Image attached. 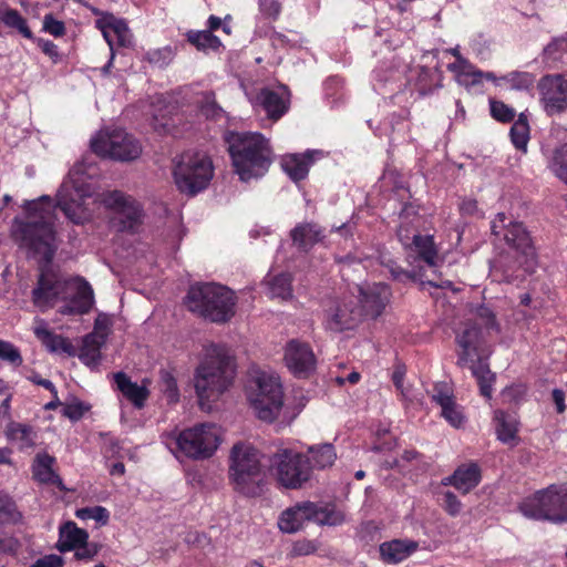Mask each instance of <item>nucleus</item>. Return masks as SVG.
Instances as JSON below:
<instances>
[{"mask_svg":"<svg viewBox=\"0 0 567 567\" xmlns=\"http://www.w3.org/2000/svg\"><path fill=\"white\" fill-rule=\"evenodd\" d=\"M75 516L82 520L93 519L101 526H105L110 520V512L103 506L79 508Z\"/></svg>","mask_w":567,"mask_h":567,"instance_id":"49530a36","label":"nucleus"},{"mask_svg":"<svg viewBox=\"0 0 567 567\" xmlns=\"http://www.w3.org/2000/svg\"><path fill=\"white\" fill-rule=\"evenodd\" d=\"M187 41L199 51H217L221 47V41L207 30L186 33Z\"/></svg>","mask_w":567,"mask_h":567,"instance_id":"79ce46f5","label":"nucleus"},{"mask_svg":"<svg viewBox=\"0 0 567 567\" xmlns=\"http://www.w3.org/2000/svg\"><path fill=\"white\" fill-rule=\"evenodd\" d=\"M236 174L243 182L262 177L272 162L269 142L257 132H228L225 135Z\"/></svg>","mask_w":567,"mask_h":567,"instance_id":"423d86ee","label":"nucleus"},{"mask_svg":"<svg viewBox=\"0 0 567 567\" xmlns=\"http://www.w3.org/2000/svg\"><path fill=\"white\" fill-rule=\"evenodd\" d=\"M285 361L288 369L297 377L309 375L316 369V357L308 343L291 340L285 349Z\"/></svg>","mask_w":567,"mask_h":567,"instance_id":"412c9836","label":"nucleus"},{"mask_svg":"<svg viewBox=\"0 0 567 567\" xmlns=\"http://www.w3.org/2000/svg\"><path fill=\"white\" fill-rule=\"evenodd\" d=\"M491 115L498 122L508 123L512 122L516 115L513 107L508 106L502 101L494 99L489 100Z\"/></svg>","mask_w":567,"mask_h":567,"instance_id":"de8ad7c7","label":"nucleus"},{"mask_svg":"<svg viewBox=\"0 0 567 567\" xmlns=\"http://www.w3.org/2000/svg\"><path fill=\"white\" fill-rule=\"evenodd\" d=\"M548 168L557 178L567 184V143L554 150Z\"/></svg>","mask_w":567,"mask_h":567,"instance_id":"c03bdc74","label":"nucleus"},{"mask_svg":"<svg viewBox=\"0 0 567 567\" xmlns=\"http://www.w3.org/2000/svg\"><path fill=\"white\" fill-rule=\"evenodd\" d=\"M56 460L54 456L43 452L38 453L32 463L33 478L42 484H51L64 489L61 477L53 470Z\"/></svg>","mask_w":567,"mask_h":567,"instance_id":"473e14b6","label":"nucleus"},{"mask_svg":"<svg viewBox=\"0 0 567 567\" xmlns=\"http://www.w3.org/2000/svg\"><path fill=\"white\" fill-rule=\"evenodd\" d=\"M247 399L260 421H276L284 409V390L279 375L270 371H256L247 385Z\"/></svg>","mask_w":567,"mask_h":567,"instance_id":"1a4fd4ad","label":"nucleus"},{"mask_svg":"<svg viewBox=\"0 0 567 567\" xmlns=\"http://www.w3.org/2000/svg\"><path fill=\"white\" fill-rule=\"evenodd\" d=\"M361 319V312L357 308H349L347 303L337 305L327 311L324 326L333 332L352 329Z\"/></svg>","mask_w":567,"mask_h":567,"instance_id":"c756f323","label":"nucleus"},{"mask_svg":"<svg viewBox=\"0 0 567 567\" xmlns=\"http://www.w3.org/2000/svg\"><path fill=\"white\" fill-rule=\"evenodd\" d=\"M445 52L452 54L455 58V61L450 63L447 69L454 73L458 84L461 82H466L467 78L480 76L478 73H474L473 64L461 54L460 45L447 49Z\"/></svg>","mask_w":567,"mask_h":567,"instance_id":"ea45409f","label":"nucleus"},{"mask_svg":"<svg viewBox=\"0 0 567 567\" xmlns=\"http://www.w3.org/2000/svg\"><path fill=\"white\" fill-rule=\"evenodd\" d=\"M87 538L86 530L79 528L74 522H66L60 527L58 548L62 553L74 550L85 545Z\"/></svg>","mask_w":567,"mask_h":567,"instance_id":"c9c22d12","label":"nucleus"},{"mask_svg":"<svg viewBox=\"0 0 567 567\" xmlns=\"http://www.w3.org/2000/svg\"><path fill=\"white\" fill-rule=\"evenodd\" d=\"M68 279L53 272H41L37 286L32 290V302L40 311L53 308L60 300H66Z\"/></svg>","mask_w":567,"mask_h":567,"instance_id":"dca6fc26","label":"nucleus"},{"mask_svg":"<svg viewBox=\"0 0 567 567\" xmlns=\"http://www.w3.org/2000/svg\"><path fill=\"white\" fill-rule=\"evenodd\" d=\"M481 470L476 463L460 465L452 475L443 478V485H451L463 494L470 493L481 482Z\"/></svg>","mask_w":567,"mask_h":567,"instance_id":"c85d7f7f","label":"nucleus"},{"mask_svg":"<svg viewBox=\"0 0 567 567\" xmlns=\"http://www.w3.org/2000/svg\"><path fill=\"white\" fill-rule=\"evenodd\" d=\"M491 229L498 241L507 246L492 262L489 277L496 282L517 284L535 266V249L524 225L513 221L503 213L492 220Z\"/></svg>","mask_w":567,"mask_h":567,"instance_id":"f257e3e1","label":"nucleus"},{"mask_svg":"<svg viewBox=\"0 0 567 567\" xmlns=\"http://www.w3.org/2000/svg\"><path fill=\"white\" fill-rule=\"evenodd\" d=\"M0 359L13 367H20L23 362L19 349L9 341L0 340Z\"/></svg>","mask_w":567,"mask_h":567,"instance_id":"8fccbe9b","label":"nucleus"},{"mask_svg":"<svg viewBox=\"0 0 567 567\" xmlns=\"http://www.w3.org/2000/svg\"><path fill=\"white\" fill-rule=\"evenodd\" d=\"M223 441V430L212 422L197 423L179 432L163 435V443L176 456L194 461L210 458Z\"/></svg>","mask_w":567,"mask_h":567,"instance_id":"0eeeda50","label":"nucleus"},{"mask_svg":"<svg viewBox=\"0 0 567 567\" xmlns=\"http://www.w3.org/2000/svg\"><path fill=\"white\" fill-rule=\"evenodd\" d=\"M538 89L547 114H558L567 109V79L565 76L546 75L539 81Z\"/></svg>","mask_w":567,"mask_h":567,"instance_id":"a211bd4d","label":"nucleus"},{"mask_svg":"<svg viewBox=\"0 0 567 567\" xmlns=\"http://www.w3.org/2000/svg\"><path fill=\"white\" fill-rule=\"evenodd\" d=\"M259 12L266 19L276 20L281 12V4L277 0H259Z\"/></svg>","mask_w":567,"mask_h":567,"instance_id":"864d4df0","label":"nucleus"},{"mask_svg":"<svg viewBox=\"0 0 567 567\" xmlns=\"http://www.w3.org/2000/svg\"><path fill=\"white\" fill-rule=\"evenodd\" d=\"M116 389L130 401L134 408L143 409L150 396V381L144 379L141 384L133 382L124 372L113 374Z\"/></svg>","mask_w":567,"mask_h":567,"instance_id":"a878e982","label":"nucleus"},{"mask_svg":"<svg viewBox=\"0 0 567 567\" xmlns=\"http://www.w3.org/2000/svg\"><path fill=\"white\" fill-rule=\"evenodd\" d=\"M6 433L8 440L17 444L20 450L32 447L35 443V435L30 425L12 422L8 425Z\"/></svg>","mask_w":567,"mask_h":567,"instance_id":"58836bf2","label":"nucleus"},{"mask_svg":"<svg viewBox=\"0 0 567 567\" xmlns=\"http://www.w3.org/2000/svg\"><path fill=\"white\" fill-rule=\"evenodd\" d=\"M16 516V505L7 495L0 493V519L11 520Z\"/></svg>","mask_w":567,"mask_h":567,"instance_id":"13d9d810","label":"nucleus"},{"mask_svg":"<svg viewBox=\"0 0 567 567\" xmlns=\"http://www.w3.org/2000/svg\"><path fill=\"white\" fill-rule=\"evenodd\" d=\"M91 150L101 157L128 162L142 152L140 142L122 128H106L91 138Z\"/></svg>","mask_w":567,"mask_h":567,"instance_id":"4468645a","label":"nucleus"},{"mask_svg":"<svg viewBox=\"0 0 567 567\" xmlns=\"http://www.w3.org/2000/svg\"><path fill=\"white\" fill-rule=\"evenodd\" d=\"M443 507L451 516H457L462 509V503L457 496L447 491L443 494Z\"/></svg>","mask_w":567,"mask_h":567,"instance_id":"6e6d98bb","label":"nucleus"},{"mask_svg":"<svg viewBox=\"0 0 567 567\" xmlns=\"http://www.w3.org/2000/svg\"><path fill=\"white\" fill-rule=\"evenodd\" d=\"M419 544L410 539H393L380 545V555L383 561L388 564H398L410 557Z\"/></svg>","mask_w":567,"mask_h":567,"instance_id":"72a5a7b5","label":"nucleus"},{"mask_svg":"<svg viewBox=\"0 0 567 567\" xmlns=\"http://www.w3.org/2000/svg\"><path fill=\"white\" fill-rule=\"evenodd\" d=\"M65 305L61 307L62 315H84L94 305V292L91 285L82 277L68 279Z\"/></svg>","mask_w":567,"mask_h":567,"instance_id":"6ab92c4d","label":"nucleus"},{"mask_svg":"<svg viewBox=\"0 0 567 567\" xmlns=\"http://www.w3.org/2000/svg\"><path fill=\"white\" fill-rule=\"evenodd\" d=\"M308 452L312 455V460L315 465L318 468H326L331 466L336 458L337 454L332 444L326 443L318 446H310Z\"/></svg>","mask_w":567,"mask_h":567,"instance_id":"a18cd8bd","label":"nucleus"},{"mask_svg":"<svg viewBox=\"0 0 567 567\" xmlns=\"http://www.w3.org/2000/svg\"><path fill=\"white\" fill-rule=\"evenodd\" d=\"M25 219L16 218L12 236L20 247L33 257L50 262L56 251L55 213L51 197L25 200L23 205Z\"/></svg>","mask_w":567,"mask_h":567,"instance_id":"f03ea898","label":"nucleus"},{"mask_svg":"<svg viewBox=\"0 0 567 567\" xmlns=\"http://www.w3.org/2000/svg\"><path fill=\"white\" fill-rule=\"evenodd\" d=\"M199 102L202 104V113L206 117L216 118L223 113L221 107L217 105L215 95L212 92L204 93Z\"/></svg>","mask_w":567,"mask_h":567,"instance_id":"3c124183","label":"nucleus"},{"mask_svg":"<svg viewBox=\"0 0 567 567\" xmlns=\"http://www.w3.org/2000/svg\"><path fill=\"white\" fill-rule=\"evenodd\" d=\"M74 550V556L76 559L90 560L93 559L99 553V546L96 544H89L86 540L85 545H81L80 547H76Z\"/></svg>","mask_w":567,"mask_h":567,"instance_id":"bf43d9fd","label":"nucleus"},{"mask_svg":"<svg viewBox=\"0 0 567 567\" xmlns=\"http://www.w3.org/2000/svg\"><path fill=\"white\" fill-rule=\"evenodd\" d=\"M174 179L177 188L189 196L204 190L214 175L212 161L198 152H185L175 161Z\"/></svg>","mask_w":567,"mask_h":567,"instance_id":"f8f14e48","label":"nucleus"},{"mask_svg":"<svg viewBox=\"0 0 567 567\" xmlns=\"http://www.w3.org/2000/svg\"><path fill=\"white\" fill-rule=\"evenodd\" d=\"M0 21L8 28L17 30L27 39H33V34L28 27L27 20L21 13L11 8L0 10Z\"/></svg>","mask_w":567,"mask_h":567,"instance_id":"37998d69","label":"nucleus"},{"mask_svg":"<svg viewBox=\"0 0 567 567\" xmlns=\"http://www.w3.org/2000/svg\"><path fill=\"white\" fill-rule=\"evenodd\" d=\"M83 413H84V408H83V404L80 402L69 404L64 409V415L74 421L81 419Z\"/></svg>","mask_w":567,"mask_h":567,"instance_id":"0e129e2a","label":"nucleus"},{"mask_svg":"<svg viewBox=\"0 0 567 567\" xmlns=\"http://www.w3.org/2000/svg\"><path fill=\"white\" fill-rule=\"evenodd\" d=\"M509 136L513 145L523 153L527 152V144L529 141V124L526 113H520L517 120L513 123Z\"/></svg>","mask_w":567,"mask_h":567,"instance_id":"a19ab883","label":"nucleus"},{"mask_svg":"<svg viewBox=\"0 0 567 567\" xmlns=\"http://www.w3.org/2000/svg\"><path fill=\"white\" fill-rule=\"evenodd\" d=\"M229 475L238 493L248 497L259 495L264 483L259 451L250 444H235L230 452Z\"/></svg>","mask_w":567,"mask_h":567,"instance_id":"9d476101","label":"nucleus"},{"mask_svg":"<svg viewBox=\"0 0 567 567\" xmlns=\"http://www.w3.org/2000/svg\"><path fill=\"white\" fill-rule=\"evenodd\" d=\"M499 80L508 83L514 90H526L532 86L534 82V78L532 74L527 72L513 71L502 78Z\"/></svg>","mask_w":567,"mask_h":567,"instance_id":"09e8293b","label":"nucleus"},{"mask_svg":"<svg viewBox=\"0 0 567 567\" xmlns=\"http://www.w3.org/2000/svg\"><path fill=\"white\" fill-rule=\"evenodd\" d=\"M293 244L301 250H309L322 239V229L313 223L297 225L290 233Z\"/></svg>","mask_w":567,"mask_h":567,"instance_id":"4c0bfd02","label":"nucleus"},{"mask_svg":"<svg viewBox=\"0 0 567 567\" xmlns=\"http://www.w3.org/2000/svg\"><path fill=\"white\" fill-rule=\"evenodd\" d=\"M403 73L404 70L393 69L390 63L382 62L372 73L373 90L382 95L400 91L404 85Z\"/></svg>","mask_w":567,"mask_h":567,"instance_id":"cd10ccee","label":"nucleus"},{"mask_svg":"<svg viewBox=\"0 0 567 567\" xmlns=\"http://www.w3.org/2000/svg\"><path fill=\"white\" fill-rule=\"evenodd\" d=\"M80 360L90 368H96L100 364L101 361V350L89 346L87 343H82L80 354Z\"/></svg>","mask_w":567,"mask_h":567,"instance_id":"603ef678","label":"nucleus"},{"mask_svg":"<svg viewBox=\"0 0 567 567\" xmlns=\"http://www.w3.org/2000/svg\"><path fill=\"white\" fill-rule=\"evenodd\" d=\"M360 295L361 317L377 318L388 306L391 297L390 287L385 284H373L368 286H358Z\"/></svg>","mask_w":567,"mask_h":567,"instance_id":"aec40b11","label":"nucleus"},{"mask_svg":"<svg viewBox=\"0 0 567 567\" xmlns=\"http://www.w3.org/2000/svg\"><path fill=\"white\" fill-rule=\"evenodd\" d=\"M104 454L106 457H123L118 442L113 440H110V442L105 444Z\"/></svg>","mask_w":567,"mask_h":567,"instance_id":"774afa93","label":"nucleus"},{"mask_svg":"<svg viewBox=\"0 0 567 567\" xmlns=\"http://www.w3.org/2000/svg\"><path fill=\"white\" fill-rule=\"evenodd\" d=\"M473 71H474V73H478L480 76L467 78L466 82H461L460 83L461 85L470 89V87H473V86H476V85L481 84L484 79L487 80V81H493V82H495L497 84L501 81L499 78H496L493 72H483V71L476 69L474 65H473Z\"/></svg>","mask_w":567,"mask_h":567,"instance_id":"4d7b16f0","label":"nucleus"},{"mask_svg":"<svg viewBox=\"0 0 567 567\" xmlns=\"http://www.w3.org/2000/svg\"><path fill=\"white\" fill-rule=\"evenodd\" d=\"M83 342L87 343V347L91 346V347H94V348L101 350V348L106 342V339L103 338V336L91 332L84 337Z\"/></svg>","mask_w":567,"mask_h":567,"instance_id":"69168bd1","label":"nucleus"},{"mask_svg":"<svg viewBox=\"0 0 567 567\" xmlns=\"http://www.w3.org/2000/svg\"><path fill=\"white\" fill-rule=\"evenodd\" d=\"M326 153L321 150H307L305 153L285 155L281 159L284 172L293 182H299L308 176L311 165L323 158Z\"/></svg>","mask_w":567,"mask_h":567,"instance_id":"b1692460","label":"nucleus"},{"mask_svg":"<svg viewBox=\"0 0 567 567\" xmlns=\"http://www.w3.org/2000/svg\"><path fill=\"white\" fill-rule=\"evenodd\" d=\"M62 558L52 554L37 559L30 567H62Z\"/></svg>","mask_w":567,"mask_h":567,"instance_id":"e2e57ef3","label":"nucleus"},{"mask_svg":"<svg viewBox=\"0 0 567 567\" xmlns=\"http://www.w3.org/2000/svg\"><path fill=\"white\" fill-rule=\"evenodd\" d=\"M316 522L321 525H334L336 519L311 502L299 503L284 511L278 519L281 532L293 534L299 532L306 522Z\"/></svg>","mask_w":567,"mask_h":567,"instance_id":"2eb2a0df","label":"nucleus"},{"mask_svg":"<svg viewBox=\"0 0 567 567\" xmlns=\"http://www.w3.org/2000/svg\"><path fill=\"white\" fill-rule=\"evenodd\" d=\"M236 365L229 348L210 343L195 371V390L202 406L217 400L233 384Z\"/></svg>","mask_w":567,"mask_h":567,"instance_id":"39448f33","label":"nucleus"},{"mask_svg":"<svg viewBox=\"0 0 567 567\" xmlns=\"http://www.w3.org/2000/svg\"><path fill=\"white\" fill-rule=\"evenodd\" d=\"M155 130L169 132L175 126L174 116L177 115L178 101L174 94L159 95L152 103Z\"/></svg>","mask_w":567,"mask_h":567,"instance_id":"bb28decb","label":"nucleus"},{"mask_svg":"<svg viewBox=\"0 0 567 567\" xmlns=\"http://www.w3.org/2000/svg\"><path fill=\"white\" fill-rule=\"evenodd\" d=\"M499 331L492 310L481 306L476 309L473 319L466 322L463 330L456 336L457 344L461 348L457 363L461 367L470 368L472 375L477 380L481 394L487 399L492 396L495 375L482 359L481 351L486 338L498 334Z\"/></svg>","mask_w":567,"mask_h":567,"instance_id":"7ed1b4c3","label":"nucleus"},{"mask_svg":"<svg viewBox=\"0 0 567 567\" xmlns=\"http://www.w3.org/2000/svg\"><path fill=\"white\" fill-rule=\"evenodd\" d=\"M404 375L405 370L401 367H398L392 374V381L395 388L401 392L402 396L410 400V390L404 386Z\"/></svg>","mask_w":567,"mask_h":567,"instance_id":"680f3d73","label":"nucleus"},{"mask_svg":"<svg viewBox=\"0 0 567 567\" xmlns=\"http://www.w3.org/2000/svg\"><path fill=\"white\" fill-rule=\"evenodd\" d=\"M519 512L527 518L567 523V486L550 485L523 499Z\"/></svg>","mask_w":567,"mask_h":567,"instance_id":"9b49d317","label":"nucleus"},{"mask_svg":"<svg viewBox=\"0 0 567 567\" xmlns=\"http://www.w3.org/2000/svg\"><path fill=\"white\" fill-rule=\"evenodd\" d=\"M96 27L101 30L103 38L107 42L111 50V60L114 56V47L127 48L132 44V34L127 24L113 16L96 21ZM112 61L104 68L107 70Z\"/></svg>","mask_w":567,"mask_h":567,"instance_id":"5701e85b","label":"nucleus"},{"mask_svg":"<svg viewBox=\"0 0 567 567\" xmlns=\"http://www.w3.org/2000/svg\"><path fill=\"white\" fill-rule=\"evenodd\" d=\"M497 439L505 444H514L517 440L518 419L514 412L502 410L494 413Z\"/></svg>","mask_w":567,"mask_h":567,"instance_id":"f704fd0d","label":"nucleus"},{"mask_svg":"<svg viewBox=\"0 0 567 567\" xmlns=\"http://www.w3.org/2000/svg\"><path fill=\"white\" fill-rule=\"evenodd\" d=\"M431 399L441 408L442 417L453 427L461 429L466 423L463 408L454 400L452 390L446 384H435Z\"/></svg>","mask_w":567,"mask_h":567,"instance_id":"4be33fe9","label":"nucleus"},{"mask_svg":"<svg viewBox=\"0 0 567 567\" xmlns=\"http://www.w3.org/2000/svg\"><path fill=\"white\" fill-rule=\"evenodd\" d=\"M553 401L556 405V410L558 413H563L566 410L565 405V393L560 389H554L551 393Z\"/></svg>","mask_w":567,"mask_h":567,"instance_id":"338daca9","label":"nucleus"},{"mask_svg":"<svg viewBox=\"0 0 567 567\" xmlns=\"http://www.w3.org/2000/svg\"><path fill=\"white\" fill-rule=\"evenodd\" d=\"M101 202L105 207L117 212L123 229L134 231L142 223V208L131 196H126L118 190H113L103 194Z\"/></svg>","mask_w":567,"mask_h":567,"instance_id":"f3484780","label":"nucleus"},{"mask_svg":"<svg viewBox=\"0 0 567 567\" xmlns=\"http://www.w3.org/2000/svg\"><path fill=\"white\" fill-rule=\"evenodd\" d=\"M111 324V318L105 313H100L94 321V329L92 332L103 336V338L107 339Z\"/></svg>","mask_w":567,"mask_h":567,"instance_id":"052dcab7","label":"nucleus"},{"mask_svg":"<svg viewBox=\"0 0 567 567\" xmlns=\"http://www.w3.org/2000/svg\"><path fill=\"white\" fill-rule=\"evenodd\" d=\"M33 332L50 352H62L70 355L74 354V347L72 343L66 338L50 331L43 319L37 318L34 320Z\"/></svg>","mask_w":567,"mask_h":567,"instance_id":"2f4dec72","label":"nucleus"},{"mask_svg":"<svg viewBox=\"0 0 567 567\" xmlns=\"http://www.w3.org/2000/svg\"><path fill=\"white\" fill-rule=\"evenodd\" d=\"M256 104L260 105L270 118H280L288 110V99L285 87L262 89L256 96Z\"/></svg>","mask_w":567,"mask_h":567,"instance_id":"7c9ffc66","label":"nucleus"},{"mask_svg":"<svg viewBox=\"0 0 567 567\" xmlns=\"http://www.w3.org/2000/svg\"><path fill=\"white\" fill-rule=\"evenodd\" d=\"M43 31L55 37H62L65 33L64 23L56 20L52 14H47L43 18Z\"/></svg>","mask_w":567,"mask_h":567,"instance_id":"5fc2aeb1","label":"nucleus"},{"mask_svg":"<svg viewBox=\"0 0 567 567\" xmlns=\"http://www.w3.org/2000/svg\"><path fill=\"white\" fill-rule=\"evenodd\" d=\"M185 305L213 322H226L235 315V295L225 286L206 282L189 287Z\"/></svg>","mask_w":567,"mask_h":567,"instance_id":"6e6552de","label":"nucleus"},{"mask_svg":"<svg viewBox=\"0 0 567 567\" xmlns=\"http://www.w3.org/2000/svg\"><path fill=\"white\" fill-rule=\"evenodd\" d=\"M398 237L402 245L406 248H411L421 260L426 262L429 266H435L437 250L432 236L420 234L410 236L408 234V229L401 225L398 230Z\"/></svg>","mask_w":567,"mask_h":567,"instance_id":"393cba45","label":"nucleus"},{"mask_svg":"<svg viewBox=\"0 0 567 567\" xmlns=\"http://www.w3.org/2000/svg\"><path fill=\"white\" fill-rule=\"evenodd\" d=\"M100 169L93 161L84 158L70 169L56 194V205L74 224H83L91 217L90 200L96 192L95 182Z\"/></svg>","mask_w":567,"mask_h":567,"instance_id":"20e7f679","label":"nucleus"},{"mask_svg":"<svg viewBox=\"0 0 567 567\" xmlns=\"http://www.w3.org/2000/svg\"><path fill=\"white\" fill-rule=\"evenodd\" d=\"M291 275L288 272H269L264 284L267 287V296L271 299L289 300L292 297Z\"/></svg>","mask_w":567,"mask_h":567,"instance_id":"e433bc0d","label":"nucleus"},{"mask_svg":"<svg viewBox=\"0 0 567 567\" xmlns=\"http://www.w3.org/2000/svg\"><path fill=\"white\" fill-rule=\"evenodd\" d=\"M270 472L280 486L298 489L309 482L312 470L307 456L290 449H281L270 458Z\"/></svg>","mask_w":567,"mask_h":567,"instance_id":"ddd939ff","label":"nucleus"}]
</instances>
